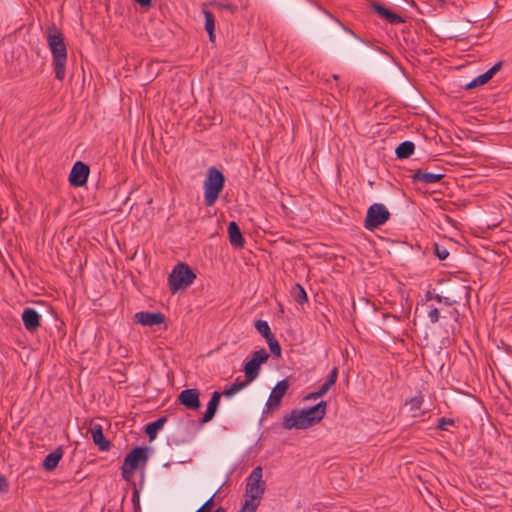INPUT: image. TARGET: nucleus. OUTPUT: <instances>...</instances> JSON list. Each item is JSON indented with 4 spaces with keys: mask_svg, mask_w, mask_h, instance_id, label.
Instances as JSON below:
<instances>
[{
    "mask_svg": "<svg viewBox=\"0 0 512 512\" xmlns=\"http://www.w3.org/2000/svg\"><path fill=\"white\" fill-rule=\"evenodd\" d=\"M47 45L52 54V65L55 78L63 81L66 76L67 47L64 34L54 25H50L45 31Z\"/></svg>",
    "mask_w": 512,
    "mask_h": 512,
    "instance_id": "obj_1",
    "label": "nucleus"
},
{
    "mask_svg": "<svg viewBox=\"0 0 512 512\" xmlns=\"http://www.w3.org/2000/svg\"><path fill=\"white\" fill-rule=\"evenodd\" d=\"M225 184L224 174L216 167H210L204 180V204L213 206L218 200Z\"/></svg>",
    "mask_w": 512,
    "mask_h": 512,
    "instance_id": "obj_2",
    "label": "nucleus"
},
{
    "mask_svg": "<svg viewBox=\"0 0 512 512\" xmlns=\"http://www.w3.org/2000/svg\"><path fill=\"white\" fill-rule=\"evenodd\" d=\"M261 466L255 467L246 480L245 503L259 507L265 493L266 484L262 479Z\"/></svg>",
    "mask_w": 512,
    "mask_h": 512,
    "instance_id": "obj_3",
    "label": "nucleus"
},
{
    "mask_svg": "<svg viewBox=\"0 0 512 512\" xmlns=\"http://www.w3.org/2000/svg\"><path fill=\"white\" fill-rule=\"evenodd\" d=\"M196 278V274L186 263H178L168 276L170 291L174 294L189 287Z\"/></svg>",
    "mask_w": 512,
    "mask_h": 512,
    "instance_id": "obj_4",
    "label": "nucleus"
},
{
    "mask_svg": "<svg viewBox=\"0 0 512 512\" xmlns=\"http://www.w3.org/2000/svg\"><path fill=\"white\" fill-rule=\"evenodd\" d=\"M149 448L146 446H138L133 448L124 458L121 467L122 477L129 481L134 471L140 467H144L148 461Z\"/></svg>",
    "mask_w": 512,
    "mask_h": 512,
    "instance_id": "obj_5",
    "label": "nucleus"
},
{
    "mask_svg": "<svg viewBox=\"0 0 512 512\" xmlns=\"http://www.w3.org/2000/svg\"><path fill=\"white\" fill-rule=\"evenodd\" d=\"M390 218V212L384 204H372L366 214L364 227L370 231L384 225Z\"/></svg>",
    "mask_w": 512,
    "mask_h": 512,
    "instance_id": "obj_6",
    "label": "nucleus"
},
{
    "mask_svg": "<svg viewBox=\"0 0 512 512\" xmlns=\"http://www.w3.org/2000/svg\"><path fill=\"white\" fill-rule=\"evenodd\" d=\"M289 389V382L286 379L279 381L272 389L263 411V416L277 411L280 408L282 399Z\"/></svg>",
    "mask_w": 512,
    "mask_h": 512,
    "instance_id": "obj_7",
    "label": "nucleus"
},
{
    "mask_svg": "<svg viewBox=\"0 0 512 512\" xmlns=\"http://www.w3.org/2000/svg\"><path fill=\"white\" fill-rule=\"evenodd\" d=\"M348 33L351 39L347 41L348 50L346 56L350 59H361L368 56L370 54L369 45L351 30H348Z\"/></svg>",
    "mask_w": 512,
    "mask_h": 512,
    "instance_id": "obj_8",
    "label": "nucleus"
},
{
    "mask_svg": "<svg viewBox=\"0 0 512 512\" xmlns=\"http://www.w3.org/2000/svg\"><path fill=\"white\" fill-rule=\"evenodd\" d=\"M304 412L300 409H293L290 414L283 418L282 426L286 430L307 429L314 426Z\"/></svg>",
    "mask_w": 512,
    "mask_h": 512,
    "instance_id": "obj_9",
    "label": "nucleus"
},
{
    "mask_svg": "<svg viewBox=\"0 0 512 512\" xmlns=\"http://www.w3.org/2000/svg\"><path fill=\"white\" fill-rule=\"evenodd\" d=\"M90 168L82 161H77L69 174V183L73 187H81L86 184Z\"/></svg>",
    "mask_w": 512,
    "mask_h": 512,
    "instance_id": "obj_10",
    "label": "nucleus"
},
{
    "mask_svg": "<svg viewBox=\"0 0 512 512\" xmlns=\"http://www.w3.org/2000/svg\"><path fill=\"white\" fill-rule=\"evenodd\" d=\"M198 389H184L178 396V402L189 410H198L201 406Z\"/></svg>",
    "mask_w": 512,
    "mask_h": 512,
    "instance_id": "obj_11",
    "label": "nucleus"
},
{
    "mask_svg": "<svg viewBox=\"0 0 512 512\" xmlns=\"http://www.w3.org/2000/svg\"><path fill=\"white\" fill-rule=\"evenodd\" d=\"M134 319L137 323L144 326L160 325L165 322V315L161 312H148L141 311L134 315Z\"/></svg>",
    "mask_w": 512,
    "mask_h": 512,
    "instance_id": "obj_12",
    "label": "nucleus"
},
{
    "mask_svg": "<svg viewBox=\"0 0 512 512\" xmlns=\"http://www.w3.org/2000/svg\"><path fill=\"white\" fill-rule=\"evenodd\" d=\"M337 377H338V368L334 367L330 371L325 383H323L317 391L307 394L304 397V399L305 400H316V399L324 396L330 390V388L336 383Z\"/></svg>",
    "mask_w": 512,
    "mask_h": 512,
    "instance_id": "obj_13",
    "label": "nucleus"
},
{
    "mask_svg": "<svg viewBox=\"0 0 512 512\" xmlns=\"http://www.w3.org/2000/svg\"><path fill=\"white\" fill-rule=\"evenodd\" d=\"M22 321L25 329L35 332L41 323V316L34 308H25L22 313Z\"/></svg>",
    "mask_w": 512,
    "mask_h": 512,
    "instance_id": "obj_14",
    "label": "nucleus"
},
{
    "mask_svg": "<svg viewBox=\"0 0 512 512\" xmlns=\"http://www.w3.org/2000/svg\"><path fill=\"white\" fill-rule=\"evenodd\" d=\"M327 409V402L326 401H320L316 405L308 408V409H301L304 414L310 418L309 421L312 422L313 425L318 424L325 416Z\"/></svg>",
    "mask_w": 512,
    "mask_h": 512,
    "instance_id": "obj_15",
    "label": "nucleus"
},
{
    "mask_svg": "<svg viewBox=\"0 0 512 512\" xmlns=\"http://www.w3.org/2000/svg\"><path fill=\"white\" fill-rule=\"evenodd\" d=\"M89 432L91 433L94 444L99 448V450L108 451L110 449L111 442L105 438L100 424L92 425Z\"/></svg>",
    "mask_w": 512,
    "mask_h": 512,
    "instance_id": "obj_16",
    "label": "nucleus"
},
{
    "mask_svg": "<svg viewBox=\"0 0 512 512\" xmlns=\"http://www.w3.org/2000/svg\"><path fill=\"white\" fill-rule=\"evenodd\" d=\"M502 62H497L485 73L479 75L474 80L465 85V89H472L486 84L501 68Z\"/></svg>",
    "mask_w": 512,
    "mask_h": 512,
    "instance_id": "obj_17",
    "label": "nucleus"
},
{
    "mask_svg": "<svg viewBox=\"0 0 512 512\" xmlns=\"http://www.w3.org/2000/svg\"><path fill=\"white\" fill-rule=\"evenodd\" d=\"M221 395L222 393L219 391H214L212 393L211 399L207 404L206 411L200 419L202 424L210 422L214 418L220 403Z\"/></svg>",
    "mask_w": 512,
    "mask_h": 512,
    "instance_id": "obj_18",
    "label": "nucleus"
},
{
    "mask_svg": "<svg viewBox=\"0 0 512 512\" xmlns=\"http://www.w3.org/2000/svg\"><path fill=\"white\" fill-rule=\"evenodd\" d=\"M228 237L230 244L236 248L241 249L244 247L245 241L239 225L235 221L228 224Z\"/></svg>",
    "mask_w": 512,
    "mask_h": 512,
    "instance_id": "obj_19",
    "label": "nucleus"
},
{
    "mask_svg": "<svg viewBox=\"0 0 512 512\" xmlns=\"http://www.w3.org/2000/svg\"><path fill=\"white\" fill-rule=\"evenodd\" d=\"M371 7L381 18L387 20L390 24L396 25L404 22L400 15L390 11L378 3H372Z\"/></svg>",
    "mask_w": 512,
    "mask_h": 512,
    "instance_id": "obj_20",
    "label": "nucleus"
},
{
    "mask_svg": "<svg viewBox=\"0 0 512 512\" xmlns=\"http://www.w3.org/2000/svg\"><path fill=\"white\" fill-rule=\"evenodd\" d=\"M444 174H435L430 172H423L421 169H417L414 171L413 175L411 176L413 181H420L426 184L436 183L439 182L441 179L444 178Z\"/></svg>",
    "mask_w": 512,
    "mask_h": 512,
    "instance_id": "obj_21",
    "label": "nucleus"
},
{
    "mask_svg": "<svg viewBox=\"0 0 512 512\" xmlns=\"http://www.w3.org/2000/svg\"><path fill=\"white\" fill-rule=\"evenodd\" d=\"M63 456V450L61 447L56 448L53 452L49 453L44 461H43V467L46 471H52L54 470L59 461L62 459Z\"/></svg>",
    "mask_w": 512,
    "mask_h": 512,
    "instance_id": "obj_22",
    "label": "nucleus"
},
{
    "mask_svg": "<svg viewBox=\"0 0 512 512\" xmlns=\"http://www.w3.org/2000/svg\"><path fill=\"white\" fill-rule=\"evenodd\" d=\"M166 421V417H160L145 426V433L147 434L149 440H154L156 438L158 431L163 427Z\"/></svg>",
    "mask_w": 512,
    "mask_h": 512,
    "instance_id": "obj_23",
    "label": "nucleus"
},
{
    "mask_svg": "<svg viewBox=\"0 0 512 512\" xmlns=\"http://www.w3.org/2000/svg\"><path fill=\"white\" fill-rule=\"evenodd\" d=\"M414 150L415 145L413 142L404 141L397 146L395 153L398 159H407L414 153Z\"/></svg>",
    "mask_w": 512,
    "mask_h": 512,
    "instance_id": "obj_24",
    "label": "nucleus"
},
{
    "mask_svg": "<svg viewBox=\"0 0 512 512\" xmlns=\"http://www.w3.org/2000/svg\"><path fill=\"white\" fill-rule=\"evenodd\" d=\"M260 372V366L256 365V362L249 360L244 365L245 380L249 383L254 381Z\"/></svg>",
    "mask_w": 512,
    "mask_h": 512,
    "instance_id": "obj_25",
    "label": "nucleus"
},
{
    "mask_svg": "<svg viewBox=\"0 0 512 512\" xmlns=\"http://www.w3.org/2000/svg\"><path fill=\"white\" fill-rule=\"evenodd\" d=\"M248 384H249V382H247L246 380H240V378H237L235 380V382L229 388H227L223 391L222 394L224 396L230 398L233 395H235L237 392L244 389Z\"/></svg>",
    "mask_w": 512,
    "mask_h": 512,
    "instance_id": "obj_26",
    "label": "nucleus"
},
{
    "mask_svg": "<svg viewBox=\"0 0 512 512\" xmlns=\"http://www.w3.org/2000/svg\"><path fill=\"white\" fill-rule=\"evenodd\" d=\"M291 295L294 298V300L299 304H303L308 301V297L304 288L298 283L293 285L291 289Z\"/></svg>",
    "mask_w": 512,
    "mask_h": 512,
    "instance_id": "obj_27",
    "label": "nucleus"
},
{
    "mask_svg": "<svg viewBox=\"0 0 512 512\" xmlns=\"http://www.w3.org/2000/svg\"><path fill=\"white\" fill-rule=\"evenodd\" d=\"M425 300L426 301L436 300L439 303L443 302L447 306H452L453 304H455L457 302L456 299H451L450 297H443V296H441L439 294H435L432 291H427L426 292Z\"/></svg>",
    "mask_w": 512,
    "mask_h": 512,
    "instance_id": "obj_28",
    "label": "nucleus"
},
{
    "mask_svg": "<svg viewBox=\"0 0 512 512\" xmlns=\"http://www.w3.org/2000/svg\"><path fill=\"white\" fill-rule=\"evenodd\" d=\"M255 328L266 340H268L270 337H274V334L271 332L267 321L257 320L255 322Z\"/></svg>",
    "mask_w": 512,
    "mask_h": 512,
    "instance_id": "obj_29",
    "label": "nucleus"
},
{
    "mask_svg": "<svg viewBox=\"0 0 512 512\" xmlns=\"http://www.w3.org/2000/svg\"><path fill=\"white\" fill-rule=\"evenodd\" d=\"M267 341V344L270 348V351L272 353V355L276 358H279L281 357V346L279 344V342L277 341V339L274 337H270Z\"/></svg>",
    "mask_w": 512,
    "mask_h": 512,
    "instance_id": "obj_30",
    "label": "nucleus"
},
{
    "mask_svg": "<svg viewBox=\"0 0 512 512\" xmlns=\"http://www.w3.org/2000/svg\"><path fill=\"white\" fill-rule=\"evenodd\" d=\"M268 358L269 354L266 352L265 349L262 348L260 350L255 351L250 360L256 362V365L261 366V364L266 362Z\"/></svg>",
    "mask_w": 512,
    "mask_h": 512,
    "instance_id": "obj_31",
    "label": "nucleus"
},
{
    "mask_svg": "<svg viewBox=\"0 0 512 512\" xmlns=\"http://www.w3.org/2000/svg\"><path fill=\"white\" fill-rule=\"evenodd\" d=\"M204 17H205V30L211 31L215 30V17L212 12L208 10L203 11Z\"/></svg>",
    "mask_w": 512,
    "mask_h": 512,
    "instance_id": "obj_32",
    "label": "nucleus"
},
{
    "mask_svg": "<svg viewBox=\"0 0 512 512\" xmlns=\"http://www.w3.org/2000/svg\"><path fill=\"white\" fill-rule=\"evenodd\" d=\"M422 403H423V397L416 396V397H413V398L409 399L408 401H406L405 404L410 406L411 411H416L421 408Z\"/></svg>",
    "mask_w": 512,
    "mask_h": 512,
    "instance_id": "obj_33",
    "label": "nucleus"
},
{
    "mask_svg": "<svg viewBox=\"0 0 512 512\" xmlns=\"http://www.w3.org/2000/svg\"><path fill=\"white\" fill-rule=\"evenodd\" d=\"M214 7H216L217 9L219 10H222V9H226L228 10L231 14H234L237 12L238 10V7L236 5H233V4H224V3H220V2H215L212 4Z\"/></svg>",
    "mask_w": 512,
    "mask_h": 512,
    "instance_id": "obj_34",
    "label": "nucleus"
},
{
    "mask_svg": "<svg viewBox=\"0 0 512 512\" xmlns=\"http://www.w3.org/2000/svg\"><path fill=\"white\" fill-rule=\"evenodd\" d=\"M434 251H435V255L440 259V260H445L448 256H449V252L448 250L443 247V246H440L438 244H435L434 246Z\"/></svg>",
    "mask_w": 512,
    "mask_h": 512,
    "instance_id": "obj_35",
    "label": "nucleus"
},
{
    "mask_svg": "<svg viewBox=\"0 0 512 512\" xmlns=\"http://www.w3.org/2000/svg\"><path fill=\"white\" fill-rule=\"evenodd\" d=\"M447 425H454V420L451 418L442 417L438 420L436 428L438 430H447Z\"/></svg>",
    "mask_w": 512,
    "mask_h": 512,
    "instance_id": "obj_36",
    "label": "nucleus"
},
{
    "mask_svg": "<svg viewBox=\"0 0 512 512\" xmlns=\"http://www.w3.org/2000/svg\"><path fill=\"white\" fill-rule=\"evenodd\" d=\"M132 503H133L135 511H140V493L137 489L133 490Z\"/></svg>",
    "mask_w": 512,
    "mask_h": 512,
    "instance_id": "obj_37",
    "label": "nucleus"
},
{
    "mask_svg": "<svg viewBox=\"0 0 512 512\" xmlns=\"http://www.w3.org/2000/svg\"><path fill=\"white\" fill-rule=\"evenodd\" d=\"M428 317L431 321V323H436L438 322L439 318H440V312L437 308L435 307H432L429 312H428Z\"/></svg>",
    "mask_w": 512,
    "mask_h": 512,
    "instance_id": "obj_38",
    "label": "nucleus"
},
{
    "mask_svg": "<svg viewBox=\"0 0 512 512\" xmlns=\"http://www.w3.org/2000/svg\"><path fill=\"white\" fill-rule=\"evenodd\" d=\"M9 489V484L6 480V478L2 475H0V491L1 492H7Z\"/></svg>",
    "mask_w": 512,
    "mask_h": 512,
    "instance_id": "obj_39",
    "label": "nucleus"
},
{
    "mask_svg": "<svg viewBox=\"0 0 512 512\" xmlns=\"http://www.w3.org/2000/svg\"><path fill=\"white\" fill-rule=\"evenodd\" d=\"M257 507L244 502L242 508L238 512H256Z\"/></svg>",
    "mask_w": 512,
    "mask_h": 512,
    "instance_id": "obj_40",
    "label": "nucleus"
},
{
    "mask_svg": "<svg viewBox=\"0 0 512 512\" xmlns=\"http://www.w3.org/2000/svg\"><path fill=\"white\" fill-rule=\"evenodd\" d=\"M215 494H216V492L208 500H206L202 505L213 510Z\"/></svg>",
    "mask_w": 512,
    "mask_h": 512,
    "instance_id": "obj_41",
    "label": "nucleus"
},
{
    "mask_svg": "<svg viewBox=\"0 0 512 512\" xmlns=\"http://www.w3.org/2000/svg\"><path fill=\"white\" fill-rule=\"evenodd\" d=\"M143 8H150L152 6V0H134Z\"/></svg>",
    "mask_w": 512,
    "mask_h": 512,
    "instance_id": "obj_42",
    "label": "nucleus"
},
{
    "mask_svg": "<svg viewBox=\"0 0 512 512\" xmlns=\"http://www.w3.org/2000/svg\"><path fill=\"white\" fill-rule=\"evenodd\" d=\"M197 511H199V512H212V510H211V509H209V508H207V507H205V506H203V505H201V506L197 509Z\"/></svg>",
    "mask_w": 512,
    "mask_h": 512,
    "instance_id": "obj_43",
    "label": "nucleus"
},
{
    "mask_svg": "<svg viewBox=\"0 0 512 512\" xmlns=\"http://www.w3.org/2000/svg\"><path fill=\"white\" fill-rule=\"evenodd\" d=\"M208 35H209V40L211 42H214L215 40V34H214V30H211V31H207Z\"/></svg>",
    "mask_w": 512,
    "mask_h": 512,
    "instance_id": "obj_44",
    "label": "nucleus"
},
{
    "mask_svg": "<svg viewBox=\"0 0 512 512\" xmlns=\"http://www.w3.org/2000/svg\"><path fill=\"white\" fill-rule=\"evenodd\" d=\"M195 512H199V511L196 510ZM214 512H226V511L223 507H218Z\"/></svg>",
    "mask_w": 512,
    "mask_h": 512,
    "instance_id": "obj_45",
    "label": "nucleus"
},
{
    "mask_svg": "<svg viewBox=\"0 0 512 512\" xmlns=\"http://www.w3.org/2000/svg\"><path fill=\"white\" fill-rule=\"evenodd\" d=\"M461 289L465 292V294H468V289H469L468 286L462 285Z\"/></svg>",
    "mask_w": 512,
    "mask_h": 512,
    "instance_id": "obj_46",
    "label": "nucleus"
},
{
    "mask_svg": "<svg viewBox=\"0 0 512 512\" xmlns=\"http://www.w3.org/2000/svg\"><path fill=\"white\" fill-rule=\"evenodd\" d=\"M333 79L337 80L338 79V75L334 74L333 76Z\"/></svg>",
    "mask_w": 512,
    "mask_h": 512,
    "instance_id": "obj_47",
    "label": "nucleus"
}]
</instances>
